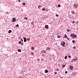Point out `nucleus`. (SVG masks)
Here are the masks:
<instances>
[{"mask_svg": "<svg viewBox=\"0 0 78 78\" xmlns=\"http://www.w3.org/2000/svg\"><path fill=\"white\" fill-rule=\"evenodd\" d=\"M70 36L72 38H73V39L76 38V37H77V36L76 35H75V34H70Z\"/></svg>", "mask_w": 78, "mask_h": 78, "instance_id": "f257e3e1", "label": "nucleus"}, {"mask_svg": "<svg viewBox=\"0 0 78 78\" xmlns=\"http://www.w3.org/2000/svg\"><path fill=\"white\" fill-rule=\"evenodd\" d=\"M61 45H62V46H63L64 47H65V42L63 41L61 43Z\"/></svg>", "mask_w": 78, "mask_h": 78, "instance_id": "f03ea898", "label": "nucleus"}, {"mask_svg": "<svg viewBox=\"0 0 78 78\" xmlns=\"http://www.w3.org/2000/svg\"><path fill=\"white\" fill-rule=\"evenodd\" d=\"M69 69L70 70H73V66H70Z\"/></svg>", "mask_w": 78, "mask_h": 78, "instance_id": "7ed1b4c3", "label": "nucleus"}, {"mask_svg": "<svg viewBox=\"0 0 78 78\" xmlns=\"http://www.w3.org/2000/svg\"><path fill=\"white\" fill-rule=\"evenodd\" d=\"M73 6L75 8H77L78 6V4H74Z\"/></svg>", "mask_w": 78, "mask_h": 78, "instance_id": "20e7f679", "label": "nucleus"}, {"mask_svg": "<svg viewBox=\"0 0 78 78\" xmlns=\"http://www.w3.org/2000/svg\"><path fill=\"white\" fill-rule=\"evenodd\" d=\"M12 20L13 22H15V21H16V19L14 18H12Z\"/></svg>", "mask_w": 78, "mask_h": 78, "instance_id": "39448f33", "label": "nucleus"}, {"mask_svg": "<svg viewBox=\"0 0 78 78\" xmlns=\"http://www.w3.org/2000/svg\"><path fill=\"white\" fill-rule=\"evenodd\" d=\"M45 28H46V29H48V25H46L45 26Z\"/></svg>", "mask_w": 78, "mask_h": 78, "instance_id": "423d86ee", "label": "nucleus"}, {"mask_svg": "<svg viewBox=\"0 0 78 78\" xmlns=\"http://www.w3.org/2000/svg\"><path fill=\"white\" fill-rule=\"evenodd\" d=\"M24 42H27V39H26V38H24Z\"/></svg>", "mask_w": 78, "mask_h": 78, "instance_id": "0eeeda50", "label": "nucleus"}, {"mask_svg": "<svg viewBox=\"0 0 78 78\" xmlns=\"http://www.w3.org/2000/svg\"><path fill=\"white\" fill-rule=\"evenodd\" d=\"M34 21H33V22H31V24H32V25H34Z\"/></svg>", "mask_w": 78, "mask_h": 78, "instance_id": "6e6552de", "label": "nucleus"}, {"mask_svg": "<svg viewBox=\"0 0 78 78\" xmlns=\"http://www.w3.org/2000/svg\"><path fill=\"white\" fill-rule=\"evenodd\" d=\"M78 60L77 58H76V59H73V61H76Z\"/></svg>", "mask_w": 78, "mask_h": 78, "instance_id": "1a4fd4ad", "label": "nucleus"}, {"mask_svg": "<svg viewBox=\"0 0 78 78\" xmlns=\"http://www.w3.org/2000/svg\"><path fill=\"white\" fill-rule=\"evenodd\" d=\"M11 32H12V31H11V30H9L8 31V33H11Z\"/></svg>", "mask_w": 78, "mask_h": 78, "instance_id": "9d476101", "label": "nucleus"}, {"mask_svg": "<svg viewBox=\"0 0 78 78\" xmlns=\"http://www.w3.org/2000/svg\"><path fill=\"white\" fill-rule=\"evenodd\" d=\"M65 38H67V35H66V34H65Z\"/></svg>", "mask_w": 78, "mask_h": 78, "instance_id": "9b49d317", "label": "nucleus"}, {"mask_svg": "<svg viewBox=\"0 0 78 78\" xmlns=\"http://www.w3.org/2000/svg\"><path fill=\"white\" fill-rule=\"evenodd\" d=\"M18 52H21V50L20 49H19L18 50Z\"/></svg>", "mask_w": 78, "mask_h": 78, "instance_id": "f8f14e48", "label": "nucleus"}, {"mask_svg": "<svg viewBox=\"0 0 78 78\" xmlns=\"http://www.w3.org/2000/svg\"><path fill=\"white\" fill-rule=\"evenodd\" d=\"M42 11H45V9L43 8L42 9Z\"/></svg>", "mask_w": 78, "mask_h": 78, "instance_id": "ddd939ff", "label": "nucleus"}, {"mask_svg": "<svg viewBox=\"0 0 78 78\" xmlns=\"http://www.w3.org/2000/svg\"><path fill=\"white\" fill-rule=\"evenodd\" d=\"M24 19H25V20H28V18L27 17H25L24 18Z\"/></svg>", "mask_w": 78, "mask_h": 78, "instance_id": "4468645a", "label": "nucleus"}, {"mask_svg": "<svg viewBox=\"0 0 78 78\" xmlns=\"http://www.w3.org/2000/svg\"><path fill=\"white\" fill-rule=\"evenodd\" d=\"M48 70H46L45 71V73H48Z\"/></svg>", "mask_w": 78, "mask_h": 78, "instance_id": "2eb2a0df", "label": "nucleus"}, {"mask_svg": "<svg viewBox=\"0 0 78 78\" xmlns=\"http://www.w3.org/2000/svg\"><path fill=\"white\" fill-rule=\"evenodd\" d=\"M71 13L72 14H74V13H75V12H74L73 11H71Z\"/></svg>", "mask_w": 78, "mask_h": 78, "instance_id": "dca6fc26", "label": "nucleus"}, {"mask_svg": "<svg viewBox=\"0 0 78 78\" xmlns=\"http://www.w3.org/2000/svg\"><path fill=\"white\" fill-rule=\"evenodd\" d=\"M31 48L32 49V50H34V47H32Z\"/></svg>", "mask_w": 78, "mask_h": 78, "instance_id": "f3484780", "label": "nucleus"}, {"mask_svg": "<svg viewBox=\"0 0 78 78\" xmlns=\"http://www.w3.org/2000/svg\"><path fill=\"white\" fill-rule=\"evenodd\" d=\"M57 37H58V38H59L61 37L60 36V35H58V36Z\"/></svg>", "mask_w": 78, "mask_h": 78, "instance_id": "a211bd4d", "label": "nucleus"}, {"mask_svg": "<svg viewBox=\"0 0 78 78\" xmlns=\"http://www.w3.org/2000/svg\"><path fill=\"white\" fill-rule=\"evenodd\" d=\"M58 7H61V5H59V4H58Z\"/></svg>", "mask_w": 78, "mask_h": 78, "instance_id": "6ab92c4d", "label": "nucleus"}, {"mask_svg": "<svg viewBox=\"0 0 78 78\" xmlns=\"http://www.w3.org/2000/svg\"><path fill=\"white\" fill-rule=\"evenodd\" d=\"M45 52H46V51H45L44 50L43 51V53H45Z\"/></svg>", "mask_w": 78, "mask_h": 78, "instance_id": "aec40b11", "label": "nucleus"}, {"mask_svg": "<svg viewBox=\"0 0 78 78\" xmlns=\"http://www.w3.org/2000/svg\"><path fill=\"white\" fill-rule=\"evenodd\" d=\"M67 56H65V59H67Z\"/></svg>", "mask_w": 78, "mask_h": 78, "instance_id": "412c9836", "label": "nucleus"}, {"mask_svg": "<svg viewBox=\"0 0 78 78\" xmlns=\"http://www.w3.org/2000/svg\"><path fill=\"white\" fill-rule=\"evenodd\" d=\"M19 27V25L18 24H17V25H16V27Z\"/></svg>", "mask_w": 78, "mask_h": 78, "instance_id": "4be33fe9", "label": "nucleus"}, {"mask_svg": "<svg viewBox=\"0 0 78 78\" xmlns=\"http://www.w3.org/2000/svg\"><path fill=\"white\" fill-rule=\"evenodd\" d=\"M18 44H21V41H20L19 42Z\"/></svg>", "mask_w": 78, "mask_h": 78, "instance_id": "5701e85b", "label": "nucleus"}, {"mask_svg": "<svg viewBox=\"0 0 78 78\" xmlns=\"http://www.w3.org/2000/svg\"><path fill=\"white\" fill-rule=\"evenodd\" d=\"M56 17H58V16H59V15H58V14H56Z\"/></svg>", "mask_w": 78, "mask_h": 78, "instance_id": "b1692460", "label": "nucleus"}, {"mask_svg": "<svg viewBox=\"0 0 78 78\" xmlns=\"http://www.w3.org/2000/svg\"><path fill=\"white\" fill-rule=\"evenodd\" d=\"M69 29H67V32H69Z\"/></svg>", "mask_w": 78, "mask_h": 78, "instance_id": "393cba45", "label": "nucleus"}, {"mask_svg": "<svg viewBox=\"0 0 78 78\" xmlns=\"http://www.w3.org/2000/svg\"><path fill=\"white\" fill-rule=\"evenodd\" d=\"M73 49H75V48H76V47H74L73 48Z\"/></svg>", "mask_w": 78, "mask_h": 78, "instance_id": "a878e982", "label": "nucleus"}, {"mask_svg": "<svg viewBox=\"0 0 78 78\" xmlns=\"http://www.w3.org/2000/svg\"><path fill=\"white\" fill-rule=\"evenodd\" d=\"M31 54L32 55H34V54L33 52H31Z\"/></svg>", "mask_w": 78, "mask_h": 78, "instance_id": "bb28decb", "label": "nucleus"}, {"mask_svg": "<svg viewBox=\"0 0 78 78\" xmlns=\"http://www.w3.org/2000/svg\"><path fill=\"white\" fill-rule=\"evenodd\" d=\"M23 5H24V6H25V3H23Z\"/></svg>", "mask_w": 78, "mask_h": 78, "instance_id": "cd10ccee", "label": "nucleus"}, {"mask_svg": "<svg viewBox=\"0 0 78 78\" xmlns=\"http://www.w3.org/2000/svg\"><path fill=\"white\" fill-rule=\"evenodd\" d=\"M72 42L73 43V44H74V43H75V41L73 40L72 41Z\"/></svg>", "mask_w": 78, "mask_h": 78, "instance_id": "c85d7f7f", "label": "nucleus"}, {"mask_svg": "<svg viewBox=\"0 0 78 78\" xmlns=\"http://www.w3.org/2000/svg\"><path fill=\"white\" fill-rule=\"evenodd\" d=\"M54 73H55V75H56V74H57V72H55Z\"/></svg>", "mask_w": 78, "mask_h": 78, "instance_id": "c756f323", "label": "nucleus"}, {"mask_svg": "<svg viewBox=\"0 0 78 78\" xmlns=\"http://www.w3.org/2000/svg\"><path fill=\"white\" fill-rule=\"evenodd\" d=\"M65 65H63L62 67H65Z\"/></svg>", "mask_w": 78, "mask_h": 78, "instance_id": "7c9ffc66", "label": "nucleus"}, {"mask_svg": "<svg viewBox=\"0 0 78 78\" xmlns=\"http://www.w3.org/2000/svg\"><path fill=\"white\" fill-rule=\"evenodd\" d=\"M21 44L22 45H23V43H21Z\"/></svg>", "mask_w": 78, "mask_h": 78, "instance_id": "2f4dec72", "label": "nucleus"}, {"mask_svg": "<svg viewBox=\"0 0 78 78\" xmlns=\"http://www.w3.org/2000/svg\"><path fill=\"white\" fill-rule=\"evenodd\" d=\"M57 71H59V69H57L56 70Z\"/></svg>", "mask_w": 78, "mask_h": 78, "instance_id": "473e14b6", "label": "nucleus"}, {"mask_svg": "<svg viewBox=\"0 0 78 78\" xmlns=\"http://www.w3.org/2000/svg\"><path fill=\"white\" fill-rule=\"evenodd\" d=\"M65 73H66V74L67 73V71H65Z\"/></svg>", "mask_w": 78, "mask_h": 78, "instance_id": "72a5a7b5", "label": "nucleus"}, {"mask_svg": "<svg viewBox=\"0 0 78 78\" xmlns=\"http://www.w3.org/2000/svg\"><path fill=\"white\" fill-rule=\"evenodd\" d=\"M69 58H71V56H69Z\"/></svg>", "mask_w": 78, "mask_h": 78, "instance_id": "f704fd0d", "label": "nucleus"}, {"mask_svg": "<svg viewBox=\"0 0 78 78\" xmlns=\"http://www.w3.org/2000/svg\"><path fill=\"white\" fill-rule=\"evenodd\" d=\"M75 21H73V22H72V23H75Z\"/></svg>", "mask_w": 78, "mask_h": 78, "instance_id": "c9c22d12", "label": "nucleus"}, {"mask_svg": "<svg viewBox=\"0 0 78 78\" xmlns=\"http://www.w3.org/2000/svg\"><path fill=\"white\" fill-rule=\"evenodd\" d=\"M49 49H50V48H48L47 50H48Z\"/></svg>", "mask_w": 78, "mask_h": 78, "instance_id": "e433bc0d", "label": "nucleus"}, {"mask_svg": "<svg viewBox=\"0 0 78 78\" xmlns=\"http://www.w3.org/2000/svg\"><path fill=\"white\" fill-rule=\"evenodd\" d=\"M37 61H39V59H38L37 60Z\"/></svg>", "mask_w": 78, "mask_h": 78, "instance_id": "4c0bfd02", "label": "nucleus"}, {"mask_svg": "<svg viewBox=\"0 0 78 78\" xmlns=\"http://www.w3.org/2000/svg\"><path fill=\"white\" fill-rule=\"evenodd\" d=\"M42 56H44V54H43Z\"/></svg>", "mask_w": 78, "mask_h": 78, "instance_id": "58836bf2", "label": "nucleus"}, {"mask_svg": "<svg viewBox=\"0 0 78 78\" xmlns=\"http://www.w3.org/2000/svg\"><path fill=\"white\" fill-rule=\"evenodd\" d=\"M18 2H20V0H19Z\"/></svg>", "mask_w": 78, "mask_h": 78, "instance_id": "ea45409f", "label": "nucleus"}, {"mask_svg": "<svg viewBox=\"0 0 78 78\" xmlns=\"http://www.w3.org/2000/svg\"><path fill=\"white\" fill-rule=\"evenodd\" d=\"M41 60H42V61H43V60H44V58H42V59H41Z\"/></svg>", "mask_w": 78, "mask_h": 78, "instance_id": "a19ab883", "label": "nucleus"}, {"mask_svg": "<svg viewBox=\"0 0 78 78\" xmlns=\"http://www.w3.org/2000/svg\"><path fill=\"white\" fill-rule=\"evenodd\" d=\"M21 41L22 42H23V40H22Z\"/></svg>", "mask_w": 78, "mask_h": 78, "instance_id": "79ce46f5", "label": "nucleus"}, {"mask_svg": "<svg viewBox=\"0 0 78 78\" xmlns=\"http://www.w3.org/2000/svg\"><path fill=\"white\" fill-rule=\"evenodd\" d=\"M67 39L68 40H69V38H68Z\"/></svg>", "mask_w": 78, "mask_h": 78, "instance_id": "37998d69", "label": "nucleus"}, {"mask_svg": "<svg viewBox=\"0 0 78 78\" xmlns=\"http://www.w3.org/2000/svg\"><path fill=\"white\" fill-rule=\"evenodd\" d=\"M73 60L71 61V62H73Z\"/></svg>", "mask_w": 78, "mask_h": 78, "instance_id": "c03bdc74", "label": "nucleus"}, {"mask_svg": "<svg viewBox=\"0 0 78 78\" xmlns=\"http://www.w3.org/2000/svg\"><path fill=\"white\" fill-rule=\"evenodd\" d=\"M61 78H63V77H61Z\"/></svg>", "mask_w": 78, "mask_h": 78, "instance_id": "a18cd8bd", "label": "nucleus"}, {"mask_svg": "<svg viewBox=\"0 0 78 78\" xmlns=\"http://www.w3.org/2000/svg\"><path fill=\"white\" fill-rule=\"evenodd\" d=\"M20 39H21V40H22V38H21Z\"/></svg>", "mask_w": 78, "mask_h": 78, "instance_id": "49530a36", "label": "nucleus"}, {"mask_svg": "<svg viewBox=\"0 0 78 78\" xmlns=\"http://www.w3.org/2000/svg\"><path fill=\"white\" fill-rule=\"evenodd\" d=\"M77 23H78V21H77Z\"/></svg>", "mask_w": 78, "mask_h": 78, "instance_id": "de8ad7c7", "label": "nucleus"}, {"mask_svg": "<svg viewBox=\"0 0 78 78\" xmlns=\"http://www.w3.org/2000/svg\"><path fill=\"white\" fill-rule=\"evenodd\" d=\"M45 78H47V77H45Z\"/></svg>", "mask_w": 78, "mask_h": 78, "instance_id": "09e8293b", "label": "nucleus"}, {"mask_svg": "<svg viewBox=\"0 0 78 78\" xmlns=\"http://www.w3.org/2000/svg\"><path fill=\"white\" fill-rule=\"evenodd\" d=\"M25 72V71H24V72Z\"/></svg>", "mask_w": 78, "mask_h": 78, "instance_id": "8fccbe9b", "label": "nucleus"}]
</instances>
